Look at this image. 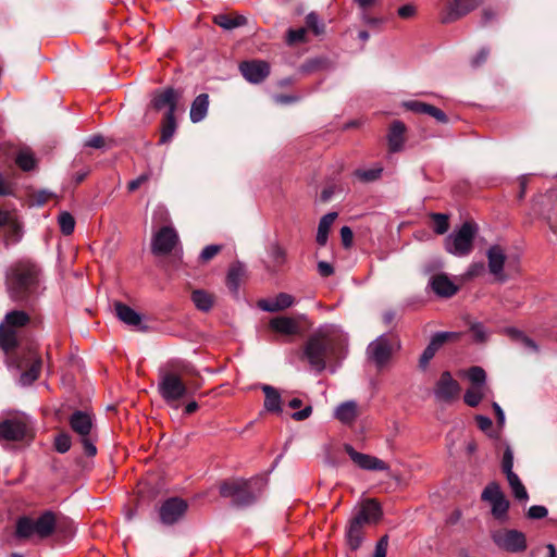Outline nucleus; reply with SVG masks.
Wrapping results in <instances>:
<instances>
[{"instance_id":"47","label":"nucleus","mask_w":557,"mask_h":557,"mask_svg":"<svg viewBox=\"0 0 557 557\" xmlns=\"http://www.w3.org/2000/svg\"><path fill=\"white\" fill-rule=\"evenodd\" d=\"M504 455L502 459V470L505 475L513 472V451L509 443H504Z\"/></svg>"},{"instance_id":"48","label":"nucleus","mask_w":557,"mask_h":557,"mask_svg":"<svg viewBox=\"0 0 557 557\" xmlns=\"http://www.w3.org/2000/svg\"><path fill=\"white\" fill-rule=\"evenodd\" d=\"M468 379L472 383V386H486V373L481 367H472L468 371Z\"/></svg>"},{"instance_id":"51","label":"nucleus","mask_w":557,"mask_h":557,"mask_svg":"<svg viewBox=\"0 0 557 557\" xmlns=\"http://www.w3.org/2000/svg\"><path fill=\"white\" fill-rule=\"evenodd\" d=\"M306 24L314 35H321L324 32V24L314 12H311L306 16Z\"/></svg>"},{"instance_id":"4","label":"nucleus","mask_w":557,"mask_h":557,"mask_svg":"<svg viewBox=\"0 0 557 557\" xmlns=\"http://www.w3.org/2000/svg\"><path fill=\"white\" fill-rule=\"evenodd\" d=\"M478 227L471 222H465L445 238V249L455 257H467L473 249V240Z\"/></svg>"},{"instance_id":"13","label":"nucleus","mask_w":557,"mask_h":557,"mask_svg":"<svg viewBox=\"0 0 557 557\" xmlns=\"http://www.w3.org/2000/svg\"><path fill=\"white\" fill-rule=\"evenodd\" d=\"M344 449L349 456V458L352 460V462L358 466L362 470L367 471H388L389 466L383 461L382 459H379L377 457L359 453L350 444H345Z\"/></svg>"},{"instance_id":"60","label":"nucleus","mask_w":557,"mask_h":557,"mask_svg":"<svg viewBox=\"0 0 557 557\" xmlns=\"http://www.w3.org/2000/svg\"><path fill=\"white\" fill-rule=\"evenodd\" d=\"M435 351L430 348L429 346H426L423 350V352L421 354L420 356V359H419V367L421 369H425L429 364V362L433 359V357L435 356Z\"/></svg>"},{"instance_id":"43","label":"nucleus","mask_w":557,"mask_h":557,"mask_svg":"<svg viewBox=\"0 0 557 557\" xmlns=\"http://www.w3.org/2000/svg\"><path fill=\"white\" fill-rule=\"evenodd\" d=\"M191 300L195 304V306L201 311H209L212 308V297L205 290H194L191 294Z\"/></svg>"},{"instance_id":"22","label":"nucleus","mask_w":557,"mask_h":557,"mask_svg":"<svg viewBox=\"0 0 557 557\" xmlns=\"http://www.w3.org/2000/svg\"><path fill=\"white\" fill-rule=\"evenodd\" d=\"M360 408L356 400H346L338 404L333 412V417L342 424L350 426L360 416Z\"/></svg>"},{"instance_id":"23","label":"nucleus","mask_w":557,"mask_h":557,"mask_svg":"<svg viewBox=\"0 0 557 557\" xmlns=\"http://www.w3.org/2000/svg\"><path fill=\"white\" fill-rule=\"evenodd\" d=\"M429 286L438 296L449 298L458 292V286L447 276L441 273L431 276Z\"/></svg>"},{"instance_id":"9","label":"nucleus","mask_w":557,"mask_h":557,"mask_svg":"<svg viewBox=\"0 0 557 557\" xmlns=\"http://www.w3.org/2000/svg\"><path fill=\"white\" fill-rule=\"evenodd\" d=\"M460 386L448 371L441 374L435 384L433 394L438 403L451 404L459 397Z\"/></svg>"},{"instance_id":"34","label":"nucleus","mask_w":557,"mask_h":557,"mask_svg":"<svg viewBox=\"0 0 557 557\" xmlns=\"http://www.w3.org/2000/svg\"><path fill=\"white\" fill-rule=\"evenodd\" d=\"M506 333L512 341L522 345L525 349H528L532 352L539 351V346L536 345V343L532 338L528 337L520 330L515 329V327H508V329H506Z\"/></svg>"},{"instance_id":"58","label":"nucleus","mask_w":557,"mask_h":557,"mask_svg":"<svg viewBox=\"0 0 557 557\" xmlns=\"http://www.w3.org/2000/svg\"><path fill=\"white\" fill-rule=\"evenodd\" d=\"M388 547V536L383 535L375 544L373 557H386Z\"/></svg>"},{"instance_id":"64","label":"nucleus","mask_w":557,"mask_h":557,"mask_svg":"<svg viewBox=\"0 0 557 557\" xmlns=\"http://www.w3.org/2000/svg\"><path fill=\"white\" fill-rule=\"evenodd\" d=\"M416 11L417 10L414 5L405 4L397 10V13L401 18H410L416 14Z\"/></svg>"},{"instance_id":"52","label":"nucleus","mask_w":557,"mask_h":557,"mask_svg":"<svg viewBox=\"0 0 557 557\" xmlns=\"http://www.w3.org/2000/svg\"><path fill=\"white\" fill-rule=\"evenodd\" d=\"M470 331L473 334V338L476 343H484L488 338V332L485 326L480 322H474L470 326Z\"/></svg>"},{"instance_id":"10","label":"nucleus","mask_w":557,"mask_h":557,"mask_svg":"<svg viewBox=\"0 0 557 557\" xmlns=\"http://www.w3.org/2000/svg\"><path fill=\"white\" fill-rule=\"evenodd\" d=\"M188 509L186 500L180 497H171L164 500L159 508V517L163 524L172 525L185 516Z\"/></svg>"},{"instance_id":"16","label":"nucleus","mask_w":557,"mask_h":557,"mask_svg":"<svg viewBox=\"0 0 557 557\" xmlns=\"http://www.w3.org/2000/svg\"><path fill=\"white\" fill-rule=\"evenodd\" d=\"M368 358L377 367L385 364L392 355V346L385 335L379 336L367 348Z\"/></svg>"},{"instance_id":"3","label":"nucleus","mask_w":557,"mask_h":557,"mask_svg":"<svg viewBox=\"0 0 557 557\" xmlns=\"http://www.w3.org/2000/svg\"><path fill=\"white\" fill-rule=\"evenodd\" d=\"M7 286L12 299L27 300L38 293L39 270L32 263H20L12 268L7 275Z\"/></svg>"},{"instance_id":"28","label":"nucleus","mask_w":557,"mask_h":557,"mask_svg":"<svg viewBox=\"0 0 557 557\" xmlns=\"http://www.w3.org/2000/svg\"><path fill=\"white\" fill-rule=\"evenodd\" d=\"M261 389L264 393V409L269 412L281 413L283 411L282 408V397L275 387L271 385L263 384L261 385Z\"/></svg>"},{"instance_id":"2","label":"nucleus","mask_w":557,"mask_h":557,"mask_svg":"<svg viewBox=\"0 0 557 557\" xmlns=\"http://www.w3.org/2000/svg\"><path fill=\"white\" fill-rule=\"evenodd\" d=\"M268 479L264 475H257L249 480L235 479L224 482L220 486V494L223 497L232 498L238 507L250 506L256 503L264 493Z\"/></svg>"},{"instance_id":"62","label":"nucleus","mask_w":557,"mask_h":557,"mask_svg":"<svg viewBox=\"0 0 557 557\" xmlns=\"http://www.w3.org/2000/svg\"><path fill=\"white\" fill-rule=\"evenodd\" d=\"M148 180H149V174L144 173V174L139 175L138 177H136L135 180H132L128 183L127 188H128L129 191H135L137 188H139Z\"/></svg>"},{"instance_id":"40","label":"nucleus","mask_w":557,"mask_h":557,"mask_svg":"<svg viewBox=\"0 0 557 557\" xmlns=\"http://www.w3.org/2000/svg\"><path fill=\"white\" fill-rule=\"evenodd\" d=\"M267 252L274 267H282L286 262V250L274 240L268 245Z\"/></svg>"},{"instance_id":"26","label":"nucleus","mask_w":557,"mask_h":557,"mask_svg":"<svg viewBox=\"0 0 557 557\" xmlns=\"http://www.w3.org/2000/svg\"><path fill=\"white\" fill-rule=\"evenodd\" d=\"M405 132L406 126L401 121H394L391 124L387 134L388 149L391 152H398L403 149L405 143Z\"/></svg>"},{"instance_id":"35","label":"nucleus","mask_w":557,"mask_h":557,"mask_svg":"<svg viewBox=\"0 0 557 557\" xmlns=\"http://www.w3.org/2000/svg\"><path fill=\"white\" fill-rule=\"evenodd\" d=\"M460 337L461 333L459 332H436L431 336L428 346L437 352V350H440L445 343L450 341H458Z\"/></svg>"},{"instance_id":"7","label":"nucleus","mask_w":557,"mask_h":557,"mask_svg":"<svg viewBox=\"0 0 557 557\" xmlns=\"http://www.w3.org/2000/svg\"><path fill=\"white\" fill-rule=\"evenodd\" d=\"M70 425L81 437L85 454L89 457L95 456L97 454V447L94 443V438L91 437V417L87 412L77 410L70 417Z\"/></svg>"},{"instance_id":"63","label":"nucleus","mask_w":557,"mask_h":557,"mask_svg":"<svg viewBox=\"0 0 557 557\" xmlns=\"http://www.w3.org/2000/svg\"><path fill=\"white\" fill-rule=\"evenodd\" d=\"M104 145V139L101 135H92L86 139L85 146L90 148H102Z\"/></svg>"},{"instance_id":"46","label":"nucleus","mask_w":557,"mask_h":557,"mask_svg":"<svg viewBox=\"0 0 557 557\" xmlns=\"http://www.w3.org/2000/svg\"><path fill=\"white\" fill-rule=\"evenodd\" d=\"M8 226L7 240L10 243H17L22 237V226L20 222L9 214V221L5 222Z\"/></svg>"},{"instance_id":"5","label":"nucleus","mask_w":557,"mask_h":557,"mask_svg":"<svg viewBox=\"0 0 557 557\" xmlns=\"http://www.w3.org/2000/svg\"><path fill=\"white\" fill-rule=\"evenodd\" d=\"M29 317L22 310L8 312L2 323H0V347L9 354L17 345L20 329L25 326Z\"/></svg>"},{"instance_id":"56","label":"nucleus","mask_w":557,"mask_h":557,"mask_svg":"<svg viewBox=\"0 0 557 557\" xmlns=\"http://www.w3.org/2000/svg\"><path fill=\"white\" fill-rule=\"evenodd\" d=\"M475 420L481 431L485 432L491 437H498V434H494L491 431L493 422L488 417L479 414L475 417Z\"/></svg>"},{"instance_id":"24","label":"nucleus","mask_w":557,"mask_h":557,"mask_svg":"<svg viewBox=\"0 0 557 557\" xmlns=\"http://www.w3.org/2000/svg\"><path fill=\"white\" fill-rule=\"evenodd\" d=\"M114 310L116 317L126 325L131 327H135L140 331L147 330V326L143 324V318L141 315L136 312L133 308L129 306L122 304V302H115Z\"/></svg>"},{"instance_id":"27","label":"nucleus","mask_w":557,"mask_h":557,"mask_svg":"<svg viewBox=\"0 0 557 557\" xmlns=\"http://www.w3.org/2000/svg\"><path fill=\"white\" fill-rule=\"evenodd\" d=\"M273 331L283 335H296L300 333V324L290 317H276L270 321Z\"/></svg>"},{"instance_id":"20","label":"nucleus","mask_w":557,"mask_h":557,"mask_svg":"<svg viewBox=\"0 0 557 557\" xmlns=\"http://www.w3.org/2000/svg\"><path fill=\"white\" fill-rule=\"evenodd\" d=\"M181 98V92L174 88H165L157 90L151 99V106L153 109L160 111L166 109V112L175 114L177 101Z\"/></svg>"},{"instance_id":"42","label":"nucleus","mask_w":557,"mask_h":557,"mask_svg":"<svg viewBox=\"0 0 557 557\" xmlns=\"http://www.w3.org/2000/svg\"><path fill=\"white\" fill-rule=\"evenodd\" d=\"M245 273V268L240 263L233 264L227 273V287L236 293L238 290L240 280Z\"/></svg>"},{"instance_id":"39","label":"nucleus","mask_w":557,"mask_h":557,"mask_svg":"<svg viewBox=\"0 0 557 557\" xmlns=\"http://www.w3.org/2000/svg\"><path fill=\"white\" fill-rule=\"evenodd\" d=\"M176 127H177V125H176L175 115L172 114L171 112H166L164 120H163L162 128H161V137H160L161 145L166 144L172 139V137L174 136V134L176 132Z\"/></svg>"},{"instance_id":"15","label":"nucleus","mask_w":557,"mask_h":557,"mask_svg":"<svg viewBox=\"0 0 557 557\" xmlns=\"http://www.w3.org/2000/svg\"><path fill=\"white\" fill-rule=\"evenodd\" d=\"M487 268L496 280L504 282V267L507 259L506 249L500 244H493L486 250Z\"/></svg>"},{"instance_id":"18","label":"nucleus","mask_w":557,"mask_h":557,"mask_svg":"<svg viewBox=\"0 0 557 557\" xmlns=\"http://www.w3.org/2000/svg\"><path fill=\"white\" fill-rule=\"evenodd\" d=\"M28 432V425L24 418L7 419L0 422V438L7 441L23 440Z\"/></svg>"},{"instance_id":"30","label":"nucleus","mask_w":557,"mask_h":557,"mask_svg":"<svg viewBox=\"0 0 557 557\" xmlns=\"http://www.w3.org/2000/svg\"><path fill=\"white\" fill-rule=\"evenodd\" d=\"M363 529L364 528L361 527L358 521L349 520L346 530V541L347 545L352 550H357L361 546L363 541Z\"/></svg>"},{"instance_id":"50","label":"nucleus","mask_w":557,"mask_h":557,"mask_svg":"<svg viewBox=\"0 0 557 557\" xmlns=\"http://www.w3.org/2000/svg\"><path fill=\"white\" fill-rule=\"evenodd\" d=\"M434 221V232L436 234H445L449 228L448 216L443 213H432L431 214Z\"/></svg>"},{"instance_id":"32","label":"nucleus","mask_w":557,"mask_h":557,"mask_svg":"<svg viewBox=\"0 0 557 557\" xmlns=\"http://www.w3.org/2000/svg\"><path fill=\"white\" fill-rule=\"evenodd\" d=\"M506 479L508 481L509 487L516 500L525 504L529 500V494L518 474L515 472H510L509 474L506 475Z\"/></svg>"},{"instance_id":"45","label":"nucleus","mask_w":557,"mask_h":557,"mask_svg":"<svg viewBox=\"0 0 557 557\" xmlns=\"http://www.w3.org/2000/svg\"><path fill=\"white\" fill-rule=\"evenodd\" d=\"M15 162L16 164L23 170V171H32L35 169L36 166V160H35V157L34 154L25 149V150H21L17 156H16V159H15Z\"/></svg>"},{"instance_id":"57","label":"nucleus","mask_w":557,"mask_h":557,"mask_svg":"<svg viewBox=\"0 0 557 557\" xmlns=\"http://www.w3.org/2000/svg\"><path fill=\"white\" fill-rule=\"evenodd\" d=\"M548 510L545 506L533 505L528 509L527 517L531 520H540L547 517Z\"/></svg>"},{"instance_id":"36","label":"nucleus","mask_w":557,"mask_h":557,"mask_svg":"<svg viewBox=\"0 0 557 557\" xmlns=\"http://www.w3.org/2000/svg\"><path fill=\"white\" fill-rule=\"evenodd\" d=\"M16 536L20 539L37 537L34 519L28 517L20 518L16 522Z\"/></svg>"},{"instance_id":"14","label":"nucleus","mask_w":557,"mask_h":557,"mask_svg":"<svg viewBox=\"0 0 557 557\" xmlns=\"http://www.w3.org/2000/svg\"><path fill=\"white\" fill-rule=\"evenodd\" d=\"M482 3L483 0H448L442 21L443 23L455 22L478 9Z\"/></svg>"},{"instance_id":"12","label":"nucleus","mask_w":557,"mask_h":557,"mask_svg":"<svg viewBox=\"0 0 557 557\" xmlns=\"http://www.w3.org/2000/svg\"><path fill=\"white\" fill-rule=\"evenodd\" d=\"M177 242L176 231L172 226H163L152 236L151 251L157 256L170 253Z\"/></svg>"},{"instance_id":"31","label":"nucleus","mask_w":557,"mask_h":557,"mask_svg":"<svg viewBox=\"0 0 557 557\" xmlns=\"http://www.w3.org/2000/svg\"><path fill=\"white\" fill-rule=\"evenodd\" d=\"M37 531V537L44 539L49 536L55 527L54 515L50 511L42 513L40 517L34 520Z\"/></svg>"},{"instance_id":"11","label":"nucleus","mask_w":557,"mask_h":557,"mask_svg":"<svg viewBox=\"0 0 557 557\" xmlns=\"http://www.w3.org/2000/svg\"><path fill=\"white\" fill-rule=\"evenodd\" d=\"M492 539L499 548L507 552L519 553L527 548V540L524 534L517 530L494 532L492 534Z\"/></svg>"},{"instance_id":"21","label":"nucleus","mask_w":557,"mask_h":557,"mask_svg":"<svg viewBox=\"0 0 557 557\" xmlns=\"http://www.w3.org/2000/svg\"><path fill=\"white\" fill-rule=\"evenodd\" d=\"M401 107L414 113L428 114L435 119L438 123H448V117L445 112L432 104L417 100H407L401 103Z\"/></svg>"},{"instance_id":"33","label":"nucleus","mask_w":557,"mask_h":557,"mask_svg":"<svg viewBox=\"0 0 557 557\" xmlns=\"http://www.w3.org/2000/svg\"><path fill=\"white\" fill-rule=\"evenodd\" d=\"M337 218L336 212H329L324 214L318 225V232H317V243L320 246H325L329 238V232L331 230L332 224Z\"/></svg>"},{"instance_id":"38","label":"nucleus","mask_w":557,"mask_h":557,"mask_svg":"<svg viewBox=\"0 0 557 557\" xmlns=\"http://www.w3.org/2000/svg\"><path fill=\"white\" fill-rule=\"evenodd\" d=\"M213 22L223 29L231 30L246 24V17L242 15L233 17L227 14H219L213 17Z\"/></svg>"},{"instance_id":"25","label":"nucleus","mask_w":557,"mask_h":557,"mask_svg":"<svg viewBox=\"0 0 557 557\" xmlns=\"http://www.w3.org/2000/svg\"><path fill=\"white\" fill-rule=\"evenodd\" d=\"M295 304V299L287 293H280L273 298L262 299L258 306L260 309L267 312H277L292 307Z\"/></svg>"},{"instance_id":"53","label":"nucleus","mask_w":557,"mask_h":557,"mask_svg":"<svg viewBox=\"0 0 557 557\" xmlns=\"http://www.w3.org/2000/svg\"><path fill=\"white\" fill-rule=\"evenodd\" d=\"M54 447L57 451L64 454L71 448V437L67 434H59L54 440Z\"/></svg>"},{"instance_id":"29","label":"nucleus","mask_w":557,"mask_h":557,"mask_svg":"<svg viewBox=\"0 0 557 557\" xmlns=\"http://www.w3.org/2000/svg\"><path fill=\"white\" fill-rule=\"evenodd\" d=\"M209 96L207 94L198 95L190 107L189 117L193 123L201 122L208 113Z\"/></svg>"},{"instance_id":"19","label":"nucleus","mask_w":557,"mask_h":557,"mask_svg":"<svg viewBox=\"0 0 557 557\" xmlns=\"http://www.w3.org/2000/svg\"><path fill=\"white\" fill-rule=\"evenodd\" d=\"M239 70L245 79L252 84L261 83L270 74V66L265 61H245L240 63Z\"/></svg>"},{"instance_id":"41","label":"nucleus","mask_w":557,"mask_h":557,"mask_svg":"<svg viewBox=\"0 0 557 557\" xmlns=\"http://www.w3.org/2000/svg\"><path fill=\"white\" fill-rule=\"evenodd\" d=\"M487 386H472L467 389L463 396L465 403L470 407H476L488 393Z\"/></svg>"},{"instance_id":"54","label":"nucleus","mask_w":557,"mask_h":557,"mask_svg":"<svg viewBox=\"0 0 557 557\" xmlns=\"http://www.w3.org/2000/svg\"><path fill=\"white\" fill-rule=\"evenodd\" d=\"M485 272V265L482 261L472 262L467 269L465 276L468 280L483 275Z\"/></svg>"},{"instance_id":"55","label":"nucleus","mask_w":557,"mask_h":557,"mask_svg":"<svg viewBox=\"0 0 557 557\" xmlns=\"http://www.w3.org/2000/svg\"><path fill=\"white\" fill-rule=\"evenodd\" d=\"M307 29L305 27H300L298 29H288L287 30V37L286 42L288 45H294L296 42H301L305 40Z\"/></svg>"},{"instance_id":"17","label":"nucleus","mask_w":557,"mask_h":557,"mask_svg":"<svg viewBox=\"0 0 557 557\" xmlns=\"http://www.w3.org/2000/svg\"><path fill=\"white\" fill-rule=\"evenodd\" d=\"M382 513V508L377 502L374 499H367L356 510L351 520L358 521L359 524L364 528L368 524L376 523L381 519Z\"/></svg>"},{"instance_id":"1","label":"nucleus","mask_w":557,"mask_h":557,"mask_svg":"<svg viewBox=\"0 0 557 557\" xmlns=\"http://www.w3.org/2000/svg\"><path fill=\"white\" fill-rule=\"evenodd\" d=\"M346 341L347 337L338 325H321L307 339L304 356L310 367L320 373L327 363L344 358Z\"/></svg>"},{"instance_id":"44","label":"nucleus","mask_w":557,"mask_h":557,"mask_svg":"<svg viewBox=\"0 0 557 557\" xmlns=\"http://www.w3.org/2000/svg\"><path fill=\"white\" fill-rule=\"evenodd\" d=\"M58 224H59L61 233L65 236H69L74 232L75 219L70 212L62 211L58 215Z\"/></svg>"},{"instance_id":"37","label":"nucleus","mask_w":557,"mask_h":557,"mask_svg":"<svg viewBox=\"0 0 557 557\" xmlns=\"http://www.w3.org/2000/svg\"><path fill=\"white\" fill-rule=\"evenodd\" d=\"M29 361H32L29 369L27 371H24L20 377V382L23 385L32 384L34 381L37 380L40 373L41 360L37 358L34 354H32L29 357Z\"/></svg>"},{"instance_id":"49","label":"nucleus","mask_w":557,"mask_h":557,"mask_svg":"<svg viewBox=\"0 0 557 557\" xmlns=\"http://www.w3.org/2000/svg\"><path fill=\"white\" fill-rule=\"evenodd\" d=\"M383 172V168L375 166L367 170H357L355 175L362 182H373L377 180Z\"/></svg>"},{"instance_id":"6","label":"nucleus","mask_w":557,"mask_h":557,"mask_svg":"<svg viewBox=\"0 0 557 557\" xmlns=\"http://www.w3.org/2000/svg\"><path fill=\"white\" fill-rule=\"evenodd\" d=\"M158 392L169 405L176 403L188 395V387L176 373L166 372L160 376Z\"/></svg>"},{"instance_id":"61","label":"nucleus","mask_w":557,"mask_h":557,"mask_svg":"<svg viewBox=\"0 0 557 557\" xmlns=\"http://www.w3.org/2000/svg\"><path fill=\"white\" fill-rule=\"evenodd\" d=\"M341 238H342L343 246L345 248H349L352 244V238H354L351 228L348 226H343L341 228Z\"/></svg>"},{"instance_id":"59","label":"nucleus","mask_w":557,"mask_h":557,"mask_svg":"<svg viewBox=\"0 0 557 557\" xmlns=\"http://www.w3.org/2000/svg\"><path fill=\"white\" fill-rule=\"evenodd\" d=\"M220 250H221L220 245H208L202 249V251L200 253V259L203 262H207V261L211 260L213 257H215Z\"/></svg>"},{"instance_id":"8","label":"nucleus","mask_w":557,"mask_h":557,"mask_svg":"<svg viewBox=\"0 0 557 557\" xmlns=\"http://www.w3.org/2000/svg\"><path fill=\"white\" fill-rule=\"evenodd\" d=\"M482 499L491 504L492 515L498 520H506L509 502L500 490L498 483H488L482 492Z\"/></svg>"}]
</instances>
